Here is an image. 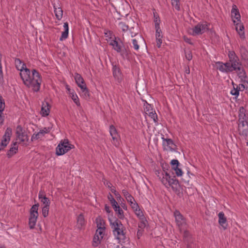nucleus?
Here are the masks:
<instances>
[{
  "label": "nucleus",
  "mask_w": 248,
  "mask_h": 248,
  "mask_svg": "<svg viewBox=\"0 0 248 248\" xmlns=\"http://www.w3.org/2000/svg\"><path fill=\"white\" fill-rule=\"evenodd\" d=\"M109 133L112 139V143L115 146H118L119 145L120 136L117 132V129L114 125H110Z\"/></svg>",
  "instance_id": "8"
},
{
  "label": "nucleus",
  "mask_w": 248,
  "mask_h": 248,
  "mask_svg": "<svg viewBox=\"0 0 248 248\" xmlns=\"http://www.w3.org/2000/svg\"><path fill=\"white\" fill-rule=\"evenodd\" d=\"M185 56L186 58L188 61L191 60L192 59V54L191 51L190 50L185 51Z\"/></svg>",
  "instance_id": "49"
},
{
  "label": "nucleus",
  "mask_w": 248,
  "mask_h": 248,
  "mask_svg": "<svg viewBox=\"0 0 248 248\" xmlns=\"http://www.w3.org/2000/svg\"><path fill=\"white\" fill-rule=\"evenodd\" d=\"M43 136L41 133H40V131L36 134H33L31 138V141H33L34 140H37L42 137Z\"/></svg>",
  "instance_id": "47"
},
{
  "label": "nucleus",
  "mask_w": 248,
  "mask_h": 248,
  "mask_svg": "<svg viewBox=\"0 0 248 248\" xmlns=\"http://www.w3.org/2000/svg\"><path fill=\"white\" fill-rule=\"evenodd\" d=\"M119 28L122 30L123 31L125 32L128 30V26L124 22H120L118 24Z\"/></svg>",
  "instance_id": "38"
},
{
  "label": "nucleus",
  "mask_w": 248,
  "mask_h": 248,
  "mask_svg": "<svg viewBox=\"0 0 248 248\" xmlns=\"http://www.w3.org/2000/svg\"><path fill=\"white\" fill-rule=\"evenodd\" d=\"M246 112V110L245 108L243 107H241L239 110L238 122H248Z\"/></svg>",
  "instance_id": "21"
},
{
  "label": "nucleus",
  "mask_w": 248,
  "mask_h": 248,
  "mask_svg": "<svg viewBox=\"0 0 248 248\" xmlns=\"http://www.w3.org/2000/svg\"><path fill=\"white\" fill-rule=\"evenodd\" d=\"M144 110L147 114L154 110L152 106L150 104L147 103L146 102V104H145L144 105Z\"/></svg>",
  "instance_id": "35"
},
{
  "label": "nucleus",
  "mask_w": 248,
  "mask_h": 248,
  "mask_svg": "<svg viewBox=\"0 0 248 248\" xmlns=\"http://www.w3.org/2000/svg\"><path fill=\"white\" fill-rule=\"evenodd\" d=\"M154 18L155 29H160V19L156 12H154Z\"/></svg>",
  "instance_id": "29"
},
{
  "label": "nucleus",
  "mask_w": 248,
  "mask_h": 248,
  "mask_svg": "<svg viewBox=\"0 0 248 248\" xmlns=\"http://www.w3.org/2000/svg\"><path fill=\"white\" fill-rule=\"evenodd\" d=\"M116 212L118 217L120 219H123L124 218V212L118 204L113 208Z\"/></svg>",
  "instance_id": "25"
},
{
  "label": "nucleus",
  "mask_w": 248,
  "mask_h": 248,
  "mask_svg": "<svg viewBox=\"0 0 248 248\" xmlns=\"http://www.w3.org/2000/svg\"><path fill=\"white\" fill-rule=\"evenodd\" d=\"M38 198L40 201L43 202L44 204H45L44 206H49L50 201L49 199L46 197L44 191L41 190L39 191Z\"/></svg>",
  "instance_id": "16"
},
{
  "label": "nucleus",
  "mask_w": 248,
  "mask_h": 248,
  "mask_svg": "<svg viewBox=\"0 0 248 248\" xmlns=\"http://www.w3.org/2000/svg\"><path fill=\"white\" fill-rule=\"evenodd\" d=\"M143 231V230H141V229L138 230V231L137 232V236H138V238H140V237L142 235Z\"/></svg>",
  "instance_id": "62"
},
{
  "label": "nucleus",
  "mask_w": 248,
  "mask_h": 248,
  "mask_svg": "<svg viewBox=\"0 0 248 248\" xmlns=\"http://www.w3.org/2000/svg\"><path fill=\"white\" fill-rule=\"evenodd\" d=\"M125 199H126L127 202H128L130 204L135 201L134 198L132 195L128 196V197H126Z\"/></svg>",
  "instance_id": "55"
},
{
  "label": "nucleus",
  "mask_w": 248,
  "mask_h": 248,
  "mask_svg": "<svg viewBox=\"0 0 248 248\" xmlns=\"http://www.w3.org/2000/svg\"><path fill=\"white\" fill-rule=\"evenodd\" d=\"M190 237V233L187 231H185L183 233V237L185 241H188Z\"/></svg>",
  "instance_id": "53"
},
{
  "label": "nucleus",
  "mask_w": 248,
  "mask_h": 248,
  "mask_svg": "<svg viewBox=\"0 0 248 248\" xmlns=\"http://www.w3.org/2000/svg\"><path fill=\"white\" fill-rule=\"evenodd\" d=\"M68 36V31H64L62 32V35L60 38V41H63V40L66 39Z\"/></svg>",
  "instance_id": "50"
},
{
  "label": "nucleus",
  "mask_w": 248,
  "mask_h": 248,
  "mask_svg": "<svg viewBox=\"0 0 248 248\" xmlns=\"http://www.w3.org/2000/svg\"><path fill=\"white\" fill-rule=\"evenodd\" d=\"M49 206H44L42 208V215L46 217L48 216Z\"/></svg>",
  "instance_id": "46"
},
{
  "label": "nucleus",
  "mask_w": 248,
  "mask_h": 248,
  "mask_svg": "<svg viewBox=\"0 0 248 248\" xmlns=\"http://www.w3.org/2000/svg\"><path fill=\"white\" fill-rule=\"evenodd\" d=\"M184 41L187 43H188L189 44H190V45H193V43L191 42V39L190 38H187L186 36H184Z\"/></svg>",
  "instance_id": "60"
},
{
  "label": "nucleus",
  "mask_w": 248,
  "mask_h": 248,
  "mask_svg": "<svg viewBox=\"0 0 248 248\" xmlns=\"http://www.w3.org/2000/svg\"><path fill=\"white\" fill-rule=\"evenodd\" d=\"M217 65V69L222 73H230L228 70V62L223 63L221 62H216Z\"/></svg>",
  "instance_id": "19"
},
{
  "label": "nucleus",
  "mask_w": 248,
  "mask_h": 248,
  "mask_svg": "<svg viewBox=\"0 0 248 248\" xmlns=\"http://www.w3.org/2000/svg\"><path fill=\"white\" fill-rule=\"evenodd\" d=\"M50 107L47 102L43 103L41 113L43 116H46L49 115Z\"/></svg>",
  "instance_id": "23"
},
{
  "label": "nucleus",
  "mask_w": 248,
  "mask_h": 248,
  "mask_svg": "<svg viewBox=\"0 0 248 248\" xmlns=\"http://www.w3.org/2000/svg\"><path fill=\"white\" fill-rule=\"evenodd\" d=\"M101 239H101L98 235L95 234L93 240V246L94 247L98 246V245L100 243V241Z\"/></svg>",
  "instance_id": "34"
},
{
  "label": "nucleus",
  "mask_w": 248,
  "mask_h": 248,
  "mask_svg": "<svg viewBox=\"0 0 248 248\" xmlns=\"http://www.w3.org/2000/svg\"><path fill=\"white\" fill-rule=\"evenodd\" d=\"M110 225L113 230V233L117 239L121 241L125 239V233L124 232V227L121 221L118 218L114 220L109 218Z\"/></svg>",
  "instance_id": "4"
},
{
  "label": "nucleus",
  "mask_w": 248,
  "mask_h": 248,
  "mask_svg": "<svg viewBox=\"0 0 248 248\" xmlns=\"http://www.w3.org/2000/svg\"><path fill=\"white\" fill-rule=\"evenodd\" d=\"M16 135L21 142L28 140V136L23 131V128L20 125H18L16 127Z\"/></svg>",
  "instance_id": "13"
},
{
  "label": "nucleus",
  "mask_w": 248,
  "mask_h": 248,
  "mask_svg": "<svg viewBox=\"0 0 248 248\" xmlns=\"http://www.w3.org/2000/svg\"><path fill=\"white\" fill-rule=\"evenodd\" d=\"M5 102L2 97L0 95V124H3L4 121V116L3 111L5 108Z\"/></svg>",
  "instance_id": "18"
},
{
  "label": "nucleus",
  "mask_w": 248,
  "mask_h": 248,
  "mask_svg": "<svg viewBox=\"0 0 248 248\" xmlns=\"http://www.w3.org/2000/svg\"><path fill=\"white\" fill-rule=\"evenodd\" d=\"M175 171V173L177 176H180L182 175L183 172L181 169L179 168L178 167L175 166L173 167V169Z\"/></svg>",
  "instance_id": "48"
},
{
  "label": "nucleus",
  "mask_w": 248,
  "mask_h": 248,
  "mask_svg": "<svg viewBox=\"0 0 248 248\" xmlns=\"http://www.w3.org/2000/svg\"><path fill=\"white\" fill-rule=\"evenodd\" d=\"M208 24L206 22L199 23L196 25L193 29V35L201 34L208 30Z\"/></svg>",
  "instance_id": "6"
},
{
  "label": "nucleus",
  "mask_w": 248,
  "mask_h": 248,
  "mask_svg": "<svg viewBox=\"0 0 248 248\" xmlns=\"http://www.w3.org/2000/svg\"><path fill=\"white\" fill-rule=\"evenodd\" d=\"M109 45L113 46V48L118 53L122 51V45L118 43L116 40H112Z\"/></svg>",
  "instance_id": "27"
},
{
  "label": "nucleus",
  "mask_w": 248,
  "mask_h": 248,
  "mask_svg": "<svg viewBox=\"0 0 248 248\" xmlns=\"http://www.w3.org/2000/svg\"><path fill=\"white\" fill-rule=\"evenodd\" d=\"M240 53L241 59L245 57H248V50L247 49L246 47L243 45L240 46Z\"/></svg>",
  "instance_id": "30"
},
{
  "label": "nucleus",
  "mask_w": 248,
  "mask_h": 248,
  "mask_svg": "<svg viewBox=\"0 0 248 248\" xmlns=\"http://www.w3.org/2000/svg\"><path fill=\"white\" fill-rule=\"evenodd\" d=\"M151 118H152L154 122H157L158 120L157 118V115L156 113H155V110L152 111L151 112L147 114Z\"/></svg>",
  "instance_id": "40"
},
{
  "label": "nucleus",
  "mask_w": 248,
  "mask_h": 248,
  "mask_svg": "<svg viewBox=\"0 0 248 248\" xmlns=\"http://www.w3.org/2000/svg\"><path fill=\"white\" fill-rule=\"evenodd\" d=\"M77 223L78 228H81L83 225H84L85 220L84 216L82 214H80L77 217Z\"/></svg>",
  "instance_id": "31"
},
{
  "label": "nucleus",
  "mask_w": 248,
  "mask_h": 248,
  "mask_svg": "<svg viewBox=\"0 0 248 248\" xmlns=\"http://www.w3.org/2000/svg\"><path fill=\"white\" fill-rule=\"evenodd\" d=\"M171 4L175 8V9L179 11L180 10V0H171Z\"/></svg>",
  "instance_id": "39"
},
{
  "label": "nucleus",
  "mask_w": 248,
  "mask_h": 248,
  "mask_svg": "<svg viewBox=\"0 0 248 248\" xmlns=\"http://www.w3.org/2000/svg\"><path fill=\"white\" fill-rule=\"evenodd\" d=\"M66 89H67V92L70 94V95L72 94V92L74 93V91L73 90H71L68 85L66 86Z\"/></svg>",
  "instance_id": "61"
},
{
  "label": "nucleus",
  "mask_w": 248,
  "mask_h": 248,
  "mask_svg": "<svg viewBox=\"0 0 248 248\" xmlns=\"http://www.w3.org/2000/svg\"><path fill=\"white\" fill-rule=\"evenodd\" d=\"M75 79L78 86L81 89H86V85L84 82V79L80 74L76 73L75 76Z\"/></svg>",
  "instance_id": "15"
},
{
  "label": "nucleus",
  "mask_w": 248,
  "mask_h": 248,
  "mask_svg": "<svg viewBox=\"0 0 248 248\" xmlns=\"http://www.w3.org/2000/svg\"><path fill=\"white\" fill-rule=\"evenodd\" d=\"M137 217L139 218V219H140L141 218L145 217L143 212L141 210L140 208L138 209L136 212H134Z\"/></svg>",
  "instance_id": "43"
},
{
  "label": "nucleus",
  "mask_w": 248,
  "mask_h": 248,
  "mask_svg": "<svg viewBox=\"0 0 248 248\" xmlns=\"http://www.w3.org/2000/svg\"><path fill=\"white\" fill-rule=\"evenodd\" d=\"M54 13L55 16L58 20H61L62 17L63 11L61 7L57 8L54 5Z\"/></svg>",
  "instance_id": "28"
},
{
  "label": "nucleus",
  "mask_w": 248,
  "mask_h": 248,
  "mask_svg": "<svg viewBox=\"0 0 248 248\" xmlns=\"http://www.w3.org/2000/svg\"><path fill=\"white\" fill-rule=\"evenodd\" d=\"M38 216H36L34 215H30V217L29 219V225L30 229H32L34 228Z\"/></svg>",
  "instance_id": "24"
},
{
  "label": "nucleus",
  "mask_w": 248,
  "mask_h": 248,
  "mask_svg": "<svg viewBox=\"0 0 248 248\" xmlns=\"http://www.w3.org/2000/svg\"><path fill=\"white\" fill-rule=\"evenodd\" d=\"M15 63L16 69L20 71V76L24 84L33 92H39L42 82L40 74L35 69H33L31 73L30 69L19 59L16 58Z\"/></svg>",
  "instance_id": "1"
},
{
  "label": "nucleus",
  "mask_w": 248,
  "mask_h": 248,
  "mask_svg": "<svg viewBox=\"0 0 248 248\" xmlns=\"http://www.w3.org/2000/svg\"><path fill=\"white\" fill-rule=\"evenodd\" d=\"M12 133V129L10 127L7 128L1 142L2 143V145H4V146H7L10 141Z\"/></svg>",
  "instance_id": "14"
},
{
  "label": "nucleus",
  "mask_w": 248,
  "mask_h": 248,
  "mask_svg": "<svg viewBox=\"0 0 248 248\" xmlns=\"http://www.w3.org/2000/svg\"><path fill=\"white\" fill-rule=\"evenodd\" d=\"M129 31L131 37L136 36L138 33L137 28L135 29L134 27L130 28Z\"/></svg>",
  "instance_id": "41"
},
{
  "label": "nucleus",
  "mask_w": 248,
  "mask_h": 248,
  "mask_svg": "<svg viewBox=\"0 0 248 248\" xmlns=\"http://www.w3.org/2000/svg\"><path fill=\"white\" fill-rule=\"evenodd\" d=\"M74 146L70 144L67 139L62 140L56 149L57 155H62L73 148Z\"/></svg>",
  "instance_id": "5"
},
{
  "label": "nucleus",
  "mask_w": 248,
  "mask_h": 248,
  "mask_svg": "<svg viewBox=\"0 0 248 248\" xmlns=\"http://www.w3.org/2000/svg\"><path fill=\"white\" fill-rule=\"evenodd\" d=\"M132 44L134 49L136 51H138L140 48V46L138 44V40L133 39L132 40Z\"/></svg>",
  "instance_id": "44"
},
{
  "label": "nucleus",
  "mask_w": 248,
  "mask_h": 248,
  "mask_svg": "<svg viewBox=\"0 0 248 248\" xmlns=\"http://www.w3.org/2000/svg\"><path fill=\"white\" fill-rule=\"evenodd\" d=\"M123 195L124 196V197L126 198V197H128L129 196H131V195L129 193L128 191L126 189H123L122 191Z\"/></svg>",
  "instance_id": "57"
},
{
  "label": "nucleus",
  "mask_w": 248,
  "mask_h": 248,
  "mask_svg": "<svg viewBox=\"0 0 248 248\" xmlns=\"http://www.w3.org/2000/svg\"><path fill=\"white\" fill-rule=\"evenodd\" d=\"M108 200L109 201L113 208L118 204L117 202L116 201V200L113 198V196L110 193H109L108 194Z\"/></svg>",
  "instance_id": "36"
},
{
  "label": "nucleus",
  "mask_w": 248,
  "mask_h": 248,
  "mask_svg": "<svg viewBox=\"0 0 248 248\" xmlns=\"http://www.w3.org/2000/svg\"><path fill=\"white\" fill-rule=\"evenodd\" d=\"M104 231H105V230L101 231V230H100V229H97L96 231V232H95V234H97V235H98L100 237V238L101 239H102L103 237V235L104 234Z\"/></svg>",
  "instance_id": "52"
},
{
  "label": "nucleus",
  "mask_w": 248,
  "mask_h": 248,
  "mask_svg": "<svg viewBox=\"0 0 248 248\" xmlns=\"http://www.w3.org/2000/svg\"><path fill=\"white\" fill-rule=\"evenodd\" d=\"M113 76L115 79L120 82L122 80V74L120 67L117 64L112 63Z\"/></svg>",
  "instance_id": "12"
},
{
  "label": "nucleus",
  "mask_w": 248,
  "mask_h": 248,
  "mask_svg": "<svg viewBox=\"0 0 248 248\" xmlns=\"http://www.w3.org/2000/svg\"><path fill=\"white\" fill-rule=\"evenodd\" d=\"M70 97L78 106H80L78 97L76 94H75L74 93L72 92V94L70 95Z\"/></svg>",
  "instance_id": "37"
},
{
  "label": "nucleus",
  "mask_w": 248,
  "mask_h": 248,
  "mask_svg": "<svg viewBox=\"0 0 248 248\" xmlns=\"http://www.w3.org/2000/svg\"><path fill=\"white\" fill-rule=\"evenodd\" d=\"M97 229H100L101 230H105V222L103 220L100 219L99 221L97 222Z\"/></svg>",
  "instance_id": "42"
},
{
  "label": "nucleus",
  "mask_w": 248,
  "mask_h": 248,
  "mask_svg": "<svg viewBox=\"0 0 248 248\" xmlns=\"http://www.w3.org/2000/svg\"><path fill=\"white\" fill-rule=\"evenodd\" d=\"M12 146L10 148V150L7 153V155L8 157H11L12 155L15 154L18 150V146L17 145V142H14Z\"/></svg>",
  "instance_id": "26"
},
{
  "label": "nucleus",
  "mask_w": 248,
  "mask_h": 248,
  "mask_svg": "<svg viewBox=\"0 0 248 248\" xmlns=\"http://www.w3.org/2000/svg\"><path fill=\"white\" fill-rule=\"evenodd\" d=\"M242 60L244 62L245 67L248 68V57L242 59Z\"/></svg>",
  "instance_id": "56"
},
{
  "label": "nucleus",
  "mask_w": 248,
  "mask_h": 248,
  "mask_svg": "<svg viewBox=\"0 0 248 248\" xmlns=\"http://www.w3.org/2000/svg\"><path fill=\"white\" fill-rule=\"evenodd\" d=\"M238 130L240 135L247 137L248 134V122H238Z\"/></svg>",
  "instance_id": "10"
},
{
  "label": "nucleus",
  "mask_w": 248,
  "mask_h": 248,
  "mask_svg": "<svg viewBox=\"0 0 248 248\" xmlns=\"http://www.w3.org/2000/svg\"><path fill=\"white\" fill-rule=\"evenodd\" d=\"M156 173L160 179L162 183L167 188L171 187L173 190H177L179 186L178 181L175 178V176L171 177L167 171L163 170L160 172L159 171Z\"/></svg>",
  "instance_id": "3"
},
{
  "label": "nucleus",
  "mask_w": 248,
  "mask_h": 248,
  "mask_svg": "<svg viewBox=\"0 0 248 248\" xmlns=\"http://www.w3.org/2000/svg\"><path fill=\"white\" fill-rule=\"evenodd\" d=\"M130 206H131V208L139 206L138 204L137 203V202L136 201L130 204Z\"/></svg>",
  "instance_id": "63"
},
{
  "label": "nucleus",
  "mask_w": 248,
  "mask_h": 248,
  "mask_svg": "<svg viewBox=\"0 0 248 248\" xmlns=\"http://www.w3.org/2000/svg\"><path fill=\"white\" fill-rule=\"evenodd\" d=\"M218 223L225 230L227 229V218L225 216V215L223 212H220L218 214Z\"/></svg>",
  "instance_id": "17"
},
{
  "label": "nucleus",
  "mask_w": 248,
  "mask_h": 248,
  "mask_svg": "<svg viewBox=\"0 0 248 248\" xmlns=\"http://www.w3.org/2000/svg\"><path fill=\"white\" fill-rule=\"evenodd\" d=\"M231 13L232 18H235L237 21L240 22L241 16L239 10L235 5H232Z\"/></svg>",
  "instance_id": "22"
},
{
  "label": "nucleus",
  "mask_w": 248,
  "mask_h": 248,
  "mask_svg": "<svg viewBox=\"0 0 248 248\" xmlns=\"http://www.w3.org/2000/svg\"><path fill=\"white\" fill-rule=\"evenodd\" d=\"M233 23L235 26V30L239 34L240 38L241 40H244L246 38V36L244 25L241 23V21L239 23H236V21L233 20Z\"/></svg>",
  "instance_id": "11"
},
{
  "label": "nucleus",
  "mask_w": 248,
  "mask_h": 248,
  "mask_svg": "<svg viewBox=\"0 0 248 248\" xmlns=\"http://www.w3.org/2000/svg\"><path fill=\"white\" fill-rule=\"evenodd\" d=\"M162 145L164 150H170L171 151H175L176 145L174 144L173 141L170 139L165 138L162 137Z\"/></svg>",
  "instance_id": "7"
},
{
  "label": "nucleus",
  "mask_w": 248,
  "mask_h": 248,
  "mask_svg": "<svg viewBox=\"0 0 248 248\" xmlns=\"http://www.w3.org/2000/svg\"><path fill=\"white\" fill-rule=\"evenodd\" d=\"M50 130L49 127H44L43 129L40 130V133L43 136L45 134L48 133Z\"/></svg>",
  "instance_id": "51"
},
{
  "label": "nucleus",
  "mask_w": 248,
  "mask_h": 248,
  "mask_svg": "<svg viewBox=\"0 0 248 248\" xmlns=\"http://www.w3.org/2000/svg\"><path fill=\"white\" fill-rule=\"evenodd\" d=\"M162 37L163 35L160 28L155 29V38L156 42V46H157L158 48H160L161 47V45L162 43Z\"/></svg>",
  "instance_id": "20"
},
{
  "label": "nucleus",
  "mask_w": 248,
  "mask_h": 248,
  "mask_svg": "<svg viewBox=\"0 0 248 248\" xmlns=\"http://www.w3.org/2000/svg\"><path fill=\"white\" fill-rule=\"evenodd\" d=\"M174 216L177 225L179 227L180 231H181L182 227L186 225V220L183 216L178 210H176L174 212Z\"/></svg>",
  "instance_id": "9"
},
{
  "label": "nucleus",
  "mask_w": 248,
  "mask_h": 248,
  "mask_svg": "<svg viewBox=\"0 0 248 248\" xmlns=\"http://www.w3.org/2000/svg\"><path fill=\"white\" fill-rule=\"evenodd\" d=\"M236 87L238 88V90L239 92L240 91H243L245 89V86L243 84H240L238 86L235 85Z\"/></svg>",
  "instance_id": "59"
},
{
  "label": "nucleus",
  "mask_w": 248,
  "mask_h": 248,
  "mask_svg": "<svg viewBox=\"0 0 248 248\" xmlns=\"http://www.w3.org/2000/svg\"><path fill=\"white\" fill-rule=\"evenodd\" d=\"M81 90H82V92L84 93V95L85 96V97H89V96H90L89 91L87 87H86V90H84V89H81Z\"/></svg>",
  "instance_id": "58"
},
{
  "label": "nucleus",
  "mask_w": 248,
  "mask_h": 248,
  "mask_svg": "<svg viewBox=\"0 0 248 248\" xmlns=\"http://www.w3.org/2000/svg\"><path fill=\"white\" fill-rule=\"evenodd\" d=\"M229 60L228 62V70L230 73L235 71L237 76L241 79L242 82H245L247 78V74L242 64L239 59L238 57L236 55L234 51H229L228 53Z\"/></svg>",
  "instance_id": "2"
},
{
  "label": "nucleus",
  "mask_w": 248,
  "mask_h": 248,
  "mask_svg": "<svg viewBox=\"0 0 248 248\" xmlns=\"http://www.w3.org/2000/svg\"><path fill=\"white\" fill-rule=\"evenodd\" d=\"M170 164L172 166V169H173L174 167L177 166L178 167L180 163L178 160L177 159H173L170 162Z\"/></svg>",
  "instance_id": "54"
},
{
  "label": "nucleus",
  "mask_w": 248,
  "mask_h": 248,
  "mask_svg": "<svg viewBox=\"0 0 248 248\" xmlns=\"http://www.w3.org/2000/svg\"><path fill=\"white\" fill-rule=\"evenodd\" d=\"M39 203L33 205L30 210V215L38 216V209Z\"/></svg>",
  "instance_id": "33"
},
{
  "label": "nucleus",
  "mask_w": 248,
  "mask_h": 248,
  "mask_svg": "<svg viewBox=\"0 0 248 248\" xmlns=\"http://www.w3.org/2000/svg\"><path fill=\"white\" fill-rule=\"evenodd\" d=\"M232 85L233 86V89L231 91V94L232 95H234L236 96H238L239 94V92L238 90V88L234 86V83L232 82Z\"/></svg>",
  "instance_id": "45"
},
{
  "label": "nucleus",
  "mask_w": 248,
  "mask_h": 248,
  "mask_svg": "<svg viewBox=\"0 0 248 248\" xmlns=\"http://www.w3.org/2000/svg\"><path fill=\"white\" fill-rule=\"evenodd\" d=\"M140 220V223L138 224V227L140 229L143 230L147 223V220L146 219L145 217L143 218H141L139 219Z\"/></svg>",
  "instance_id": "32"
},
{
  "label": "nucleus",
  "mask_w": 248,
  "mask_h": 248,
  "mask_svg": "<svg viewBox=\"0 0 248 248\" xmlns=\"http://www.w3.org/2000/svg\"><path fill=\"white\" fill-rule=\"evenodd\" d=\"M130 206H131V208L139 206L138 204L137 203V202L136 201L130 204Z\"/></svg>",
  "instance_id": "64"
}]
</instances>
